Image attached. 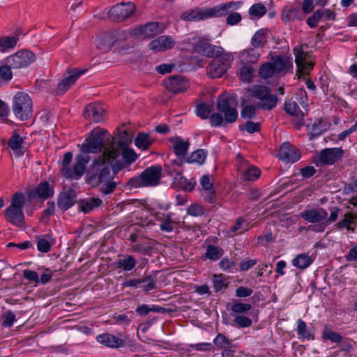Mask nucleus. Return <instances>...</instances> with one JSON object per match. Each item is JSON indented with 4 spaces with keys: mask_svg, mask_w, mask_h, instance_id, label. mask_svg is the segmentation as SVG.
<instances>
[{
    "mask_svg": "<svg viewBox=\"0 0 357 357\" xmlns=\"http://www.w3.org/2000/svg\"><path fill=\"white\" fill-rule=\"evenodd\" d=\"M120 155L117 148H105L103 153L94 159L87 170V181L92 185H98L112 180L115 172L113 161Z\"/></svg>",
    "mask_w": 357,
    "mask_h": 357,
    "instance_id": "f257e3e1",
    "label": "nucleus"
},
{
    "mask_svg": "<svg viewBox=\"0 0 357 357\" xmlns=\"http://www.w3.org/2000/svg\"><path fill=\"white\" fill-rule=\"evenodd\" d=\"M242 1H229L211 8H194L183 13L181 17L185 21H199L208 18L226 16L229 11L238 10Z\"/></svg>",
    "mask_w": 357,
    "mask_h": 357,
    "instance_id": "f03ea898",
    "label": "nucleus"
},
{
    "mask_svg": "<svg viewBox=\"0 0 357 357\" xmlns=\"http://www.w3.org/2000/svg\"><path fill=\"white\" fill-rule=\"evenodd\" d=\"M162 168L160 165H152L146 168L139 176L130 178L128 185L132 188L153 187L160 183Z\"/></svg>",
    "mask_w": 357,
    "mask_h": 357,
    "instance_id": "7ed1b4c3",
    "label": "nucleus"
},
{
    "mask_svg": "<svg viewBox=\"0 0 357 357\" xmlns=\"http://www.w3.org/2000/svg\"><path fill=\"white\" fill-rule=\"evenodd\" d=\"M25 204L23 193L15 192L11 199L10 205L4 211L6 220L16 227H23L25 223L23 206Z\"/></svg>",
    "mask_w": 357,
    "mask_h": 357,
    "instance_id": "20e7f679",
    "label": "nucleus"
},
{
    "mask_svg": "<svg viewBox=\"0 0 357 357\" xmlns=\"http://www.w3.org/2000/svg\"><path fill=\"white\" fill-rule=\"evenodd\" d=\"M113 138L104 129L93 130L82 144L81 151L85 154L99 153L104 148L107 142H112Z\"/></svg>",
    "mask_w": 357,
    "mask_h": 357,
    "instance_id": "39448f33",
    "label": "nucleus"
},
{
    "mask_svg": "<svg viewBox=\"0 0 357 357\" xmlns=\"http://www.w3.org/2000/svg\"><path fill=\"white\" fill-rule=\"evenodd\" d=\"M12 111L15 117L20 121H26L33 114V102L28 93L17 92L13 98Z\"/></svg>",
    "mask_w": 357,
    "mask_h": 357,
    "instance_id": "423d86ee",
    "label": "nucleus"
},
{
    "mask_svg": "<svg viewBox=\"0 0 357 357\" xmlns=\"http://www.w3.org/2000/svg\"><path fill=\"white\" fill-rule=\"evenodd\" d=\"M250 95L259 101L256 107L265 110H271L275 107L278 103L276 96L271 93L269 87L264 85H254L250 89Z\"/></svg>",
    "mask_w": 357,
    "mask_h": 357,
    "instance_id": "0eeeda50",
    "label": "nucleus"
},
{
    "mask_svg": "<svg viewBox=\"0 0 357 357\" xmlns=\"http://www.w3.org/2000/svg\"><path fill=\"white\" fill-rule=\"evenodd\" d=\"M208 66L206 67L207 75L212 78L222 77L230 67L233 61V56L229 53H225L224 51L220 55L214 56Z\"/></svg>",
    "mask_w": 357,
    "mask_h": 357,
    "instance_id": "6e6552de",
    "label": "nucleus"
},
{
    "mask_svg": "<svg viewBox=\"0 0 357 357\" xmlns=\"http://www.w3.org/2000/svg\"><path fill=\"white\" fill-rule=\"evenodd\" d=\"M193 51L206 57H214L223 52L221 47L210 43V40L202 36H195L190 42Z\"/></svg>",
    "mask_w": 357,
    "mask_h": 357,
    "instance_id": "1a4fd4ad",
    "label": "nucleus"
},
{
    "mask_svg": "<svg viewBox=\"0 0 357 357\" xmlns=\"http://www.w3.org/2000/svg\"><path fill=\"white\" fill-rule=\"evenodd\" d=\"M344 151L341 147L325 148L314 158L317 166H329L340 161L344 156Z\"/></svg>",
    "mask_w": 357,
    "mask_h": 357,
    "instance_id": "9d476101",
    "label": "nucleus"
},
{
    "mask_svg": "<svg viewBox=\"0 0 357 357\" xmlns=\"http://www.w3.org/2000/svg\"><path fill=\"white\" fill-rule=\"evenodd\" d=\"M135 6L132 2H122L112 6L108 12V18L112 22H122L132 15Z\"/></svg>",
    "mask_w": 357,
    "mask_h": 357,
    "instance_id": "9b49d317",
    "label": "nucleus"
},
{
    "mask_svg": "<svg viewBox=\"0 0 357 357\" xmlns=\"http://www.w3.org/2000/svg\"><path fill=\"white\" fill-rule=\"evenodd\" d=\"M36 55L31 51L23 50L6 58V63L14 69L27 67L36 60Z\"/></svg>",
    "mask_w": 357,
    "mask_h": 357,
    "instance_id": "f8f14e48",
    "label": "nucleus"
},
{
    "mask_svg": "<svg viewBox=\"0 0 357 357\" xmlns=\"http://www.w3.org/2000/svg\"><path fill=\"white\" fill-rule=\"evenodd\" d=\"M90 161V156L84 153L78 154L75 158V163L73 165V169H66L65 170L64 176L66 178L79 179L84 174L86 171V165Z\"/></svg>",
    "mask_w": 357,
    "mask_h": 357,
    "instance_id": "ddd939ff",
    "label": "nucleus"
},
{
    "mask_svg": "<svg viewBox=\"0 0 357 357\" xmlns=\"http://www.w3.org/2000/svg\"><path fill=\"white\" fill-rule=\"evenodd\" d=\"M128 33L124 31H115L109 36H105L97 41V47L103 52L109 51L116 46L119 40H126Z\"/></svg>",
    "mask_w": 357,
    "mask_h": 357,
    "instance_id": "4468645a",
    "label": "nucleus"
},
{
    "mask_svg": "<svg viewBox=\"0 0 357 357\" xmlns=\"http://www.w3.org/2000/svg\"><path fill=\"white\" fill-rule=\"evenodd\" d=\"M217 109L225 116V123H232L235 122L238 117L237 110L230 105L227 98L220 97L217 102Z\"/></svg>",
    "mask_w": 357,
    "mask_h": 357,
    "instance_id": "2eb2a0df",
    "label": "nucleus"
},
{
    "mask_svg": "<svg viewBox=\"0 0 357 357\" xmlns=\"http://www.w3.org/2000/svg\"><path fill=\"white\" fill-rule=\"evenodd\" d=\"M86 70H81L77 68L68 70L67 73L68 74V76L59 83L56 89V95H62L66 93L69 88L75 83L77 79L86 72Z\"/></svg>",
    "mask_w": 357,
    "mask_h": 357,
    "instance_id": "dca6fc26",
    "label": "nucleus"
},
{
    "mask_svg": "<svg viewBox=\"0 0 357 357\" xmlns=\"http://www.w3.org/2000/svg\"><path fill=\"white\" fill-rule=\"evenodd\" d=\"M278 158L287 162H295L301 158L298 150L289 142L283 143L280 147Z\"/></svg>",
    "mask_w": 357,
    "mask_h": 357,
    "instance_id": "f3484780",
    "label": "nucleus"
},
{
    "mask_svg": "<svg viewBox=\"0 0 357 357\" xmlns=\"http://www.w3.org/2000/svg\"><path fill=\"white\" fill-rule=\"evenodd\" d=\"M299 216L310 223L315 224L325 220L328 217V212L324 208L319 207L305 210Z\"/></svg>",
    "mask_w": 357,
    "mask_h": 357,
    "instance_id": "a211bd4d",
    "label": "nucleus"
},
{
    "mask_svg": "<svg viewBox=\"0 0 357 357\" xmlns=\"http://www.w3.org/2000/svg\"><path fill=\"white\" fill-rule=\"evenodd\" d=\"M175 43L172 36L163 35L151 40L149 44V47L154 52H160L172 48Z\"/></svg>",
    "mask_w": 357,
    "mask_h": 357,
    "instance_id": "6ab92c4d",
    "label": "nucleus"
},
{
    "mask_svg": "<svg viewBox=\"0 0 357 357\" xmlns=\"http://www.w3.org/2000/svg\"><path fill=\"white\" fill-rule=\"evenodd\" d=\"M188 86L189 83L188 80L179 75L171 76L165 81L166 89L174 93L185 91Z\"/></svg>",
    "mask_w": 357,
    "mask_h": 357,
    "instance_id": "aec40b11",
    "label": "nucleus"
},
{
    "mask_svg": "<svg viewBox=\"0 0 357 357\" xmlns=\"http://www.w3.org/2000/svg\"><path fill=\"white\" fill-rule=\"evenodd\" d=\"M104 113L105 111L100 105L89 104L85 107L83 116L91 121L100 122L104 119Z\"/></svg>",
    "mask_w": 357,
    "mask_h": 357,
    "instance_id": "412c9836",
    "label": "nucleus"
},
{
    "mask_svg": "<svg viewBox=\"0 0 357 357\" xmlns=\"http://www.w3.org/2000/svg\"><path fill=\"white\" fill-rule=\"evenodd\" d=\"M76 192L73 189L64 191L58 197V207L63 211H66L72 207L75 203Z\"/></svg>",
    "mask_w": 357,
    "mask_h": 357,
    "instance_id": "4be33fe9",
    "label": "nucleus"
},
{
    "mask_svg": "<svg viewBox=\"0 0 357 357\" xmlns=\"http://www.w3.org/2000/svg\"><path fill=\"white\" fill-rule=\"evenodd\" d=\"M276 75L286 74L287 70L292 67V63L289 59L283 55L273 56L271 60Z\"/></svg>",
    "mask_w": 357,
    "mask_h": 357,
    "instance_id": "5701e85b",
    "label": "nucleus"
},
{
    "mask_svg": "<svg viewBox=\"0 0 357 357\" xmlns=\"http://www.w3.org/2000/svg\"><path fill=\"white\" fill-rule=\"evenodd\" d=\"M139 33L144 37L153 38L162 31V24L159 22H150L140 26L137 29Z\"/></svg>",
    "mask_w": 357,
    "mask_h": 357,
    "instance_id": "b1692460",
    "label": "nucleus"
},
{
    "mask_svg": "<svg viewBox=\"0 0 357 357\" xmlns=\"http://www.w3.org/2000/svg\"><path fill=\"white\" fill-rule=\"evenodd\" d=\"M173 144L174 152L178 157L183 158L189 149L190 142L185 141L180 137H174L169 139Z\"/></svg>",
    "mask_w": 357,
    "mask_h": 357,
    "instance_id": "393cba45",
    "label": "nucleus"
},
{
    "mask_svg": "<svg viewBox=\"0 0 357 357\" xmlns=\"http://www.w3.org/2000/svg\"><path fill=\"white\" fill-rule=\"evenodd\" d=\"M260 54L255 48H248L240 53L239 59L241 64H250L253 66L257 63Z\"/></svg>",
    "mask_w": 357,
    "mask_h": 357,
    "instance_id": "a878e982",
    "label": "nucleus"
},
{
    "mask_svg": "<svg viewBox=\"0 0 357 357\" xmlns=\"http://www.w3.org/2000/svg\"><path fill=\"white\" fill-rule=\"evenodd\" d=\"M96 340L100 344L109 348H119V345L121 344V338L109 333L98 335L96 337Z\"/></svg>",
    "mask_w": 357,
    "mask_h": 357,
    "instance_id": "bb28decb",
    "label": "nucleus"
},
{
    "mask_svg": "<svg viewBox=\"0 0 357 357\" xmlns=\"http://www.w3.org/2000/svg\"><path fill=\"white\" fill-rule=\"evenodd\" d=\"M284 110L290 115L296 116L298 119L299 123H304V114L300 109L296 101L293 100L292 99L286 100L284 103Z\"/></svg>",
    "mask_w": 357,
    "mask_h": 357,
    "instance_id": "cd10ccee",
    "label": "nucleus"
},
{
    "mask_svg": "<svg viewBox=\"0 0 357 357\" xmlns=\"http://www.w3.org/2000/svg\"><path fill=\"white\" fill-rule=\"evenodd\" d=\"M36 195H38L40 198L46 199L53 195V190L50 189L47 182H42L37 186L35 191L33 190L29 192L28 197L33 198L35 197Z\"/></svg>",
    "mask_w": 357,
    "mask_h": 357,
    "instance_id": "c85d7f7f",
    "label": "nucleus"
},
{
    "mask_svg": "<svg viewBox=\"0 0 357 357\" xmlns=\"http://www.w3.org/2000/svg\"><path fill=\"white\" fill-rule=\"evenodd\" d=\"M176 176L174 178V184L178 188L191 192L194 190L196 182L192 179L188 181L183 176L182 172H176Z\"/></svg>",
    "mask_w": 357,
    "mask_h": 357,
    "instance_id": "c756f323",
    "label": "nucleus"
},
{
    "mask_svg": "<svg viewBox=\"0 0 357 357\" xmlns=\"http://www.w3.org/2000/svg\"><path fill=\"white\" fill-rule=\"evenodd\" d=\"M304 14L298 8H289L284 9L282 13L281 18L285 23L302 20Z\"/></svg>",
    "mask_w": 357,
    "mask_h": 357,
    "instance_id": "7c9ffc66",
    "label": "nucleus"
},
{
    "mask_svg": "<svg viewBox=\"0 0 357 357\" xmlns=\"http://www.w3.org/2000/svg\"><path fill=\"white\" fill-rule=\"evenodd\" d=\"M357 219V215L351 213L350 212H347L344 215V218L336 223L337 228L347 229L348 231H354L355 229L351 227L352 224H356L357 222L356 220Z\"/></svg>",
    "mask_w": 357,
    "mask_h": 357,
    "instance_id": "2f4dec72",
    "label": "nucleus"
},
{
    "mask_svg": "<svg viewBox=\"0 0 357 357\" xmlns=\"http://www.w3.org/2000/svg\"><path fill=\"white\" fill-rule=\"evenodd\" d=\"M102 201L100 198L91 197L88 199L82 200L79 202V206L82 211L87 213L95 208L101 205Z\"/></svg>",
    "mask_w": 357,
    "mask_h": 357,
    "instance_id": "473e14b6",
    "label": "nucleus"
},
{
    "mask_svg": "<svg viewBox=\"0 0 357 357\" xmlns=\"http://www.w3.org/2000/svg\"><path fill=\"white\" fill-rule=\"evenodd\" d=\"M154 142L148 133L139 132L135 139V146L142 150L147 149Z\"/></svg>",
    "mask_w": 357,
    "mask_h": 357,
    "instance_id": "72a5a7b5",
    "label": "nucleus"
},
{
    "mask_svg": "<svg viewBox=\"0 0 357 357\" xmlns=\"http://www.w3.org/2000/svg\"><path fill=\"white\" fill-rule=\"evenodd\" d=\"M312 262V257L305 253L298 255L292 260L293 266L302 270L307 268Z\"/></svg>",
    "mask_w": 357,
    "mask_h": 357,
    "instance_id": "f704fd0d",
    "label": "nucleus"
},
{
    "mask_svg": "<svg viewBox=\"0 0 357 357\" xmlns=\"http://www.w3.org/2000/svg\"><path fill=\"white\" fill-rule=\"evenodd\" d=\"M241 66L238 73L240 80L248 83L252 82L253 73L255 71V67L250 64H241Z\"/></svg>",
    "mask_w": 357,
    "mask_h": 357,
    "instance_id": "c9c22d12",
    "label": "nucleus"
},
{
    "mask_svg": "<svg viewBox=\"0 0 357 357\" xmlns=\"http://www.w3.org/2000/svg\"><path fill=\"white\" fill-rule=\"evenodd\" d=\"M207 155V152L203 149H198L191 153V155L185 158V162L188 163H197L202 165L204 163Z\"/></svg>",
    "mask_w": 357,
    "mask_h": 357,
    "instance_id": "e433bc0d",
    "label": "nucleus"
},
{
    "mask_svg": "<svg viewBox=\"0 0 357 357\" xmlns=\"http://www.w3.org/2000/svg\"><path fill=\"white\" fill-rule=\"evenodd\" d=\"M136 266V259L131 255L126 256L119 259L117 261L116 267L125 271L132 270Z\"/></svg>",
    "mask_w": 357,
    "mask_h": 357,
    "instance_id": "4c0bfd02",
    "label": "nucleus"
},
{
    "mask_svg": "<svg viewBox=\"0 0 357 357\" xmlns=\"http://www.w3.org/2000/svg\"><path fill=\"white\" fill-rule=\"evenodd\" d=\"M266 43V32L260 29L255 32L251 39V44L254 48L263 47Z\"/></svg>",
    "mask_w": 357,
    "mask_h": 357,
    "instance_id": "58836bf2",
    "label": "nucleus"
},
{
    "mask_svg": "<svg viewBox=\"0 0 357 357\" xmlns=\"http://www.w3.org/2000/svg\"><path fill=\"white\" fill-rule=\"evenodd\" d=\"M276 74L271 61L266 62L259 68V76L262 79H268Z\"/></svg>",
    "mask_w": 357,
    "mask_h": 357,
    "instance_id": "ea45409f",
    "label": "nucleus"
},
{
    "mask_svg": "<svg viewBox=\"0 0 357 357\" xmlns=\"http://www.w3.org/2000/svg\"><path fill=\"white\" fill-rule=\"evenodd\" d=\"M18 38L15 36H4L0 38V52H5L17 45Z\"/></svg>",
    "mask_w": 357,
    "mask_h": 357,
    "instance_id": "a19ab883",
    "label": "nucleus"
},
{
    "mask_svg": "<svg viewBox=\"0 0 357 357\" xmlns=\"http://www.w3.org/2000/svg\"><path fill=\"white\" fill-rule=\"evenodd\" d=\"M326 130V127L323 126V119H319L309 128L310 139H312L321 135Z\"/></svg>",
    "mask_w": 357,
    "mask_h": 357,
    "instance_id": "79ce46f5",
    "label": "nucleus"
},
{
    "mask_svg": "<svg viewBox=\"0 0 357 357\" xmlns=\"http://www.w3.org/2000/svg\"><path fill=\"white\" fill-rule=\"evenodd\" d=\"M112 147L117 148L120 150V155L121 154L122 155L123 159L124 160V161L126 162V163L127 165L132 164L137 158V155L136 154V153L135 152V151L133 149H126L121 151V149L120 148L115 146L114 145L113 142H112V146L110 147H109L108 149H110Z\"/></svg>",
    "mask_w": 357,
    "mask_h": 357,
    "instance_id": "37998d69",
    "label": "nucleus"
},
{
    "mask_svg": "<svg viewBox=\"0 0 357 357\" xmlns=\"http://www.w3.org/2000/svg\"><path fill=\"white\" fill-rule=\"evenodd\" d=\"M297 334L299 337L306 340H314V335L312 334L307 328L306 323L299 319L297 321Z\"/></svg>",
    "mask_w": 357,
    "mask_h": 357,
    "instance_id": "c03bdc74",
    "label": "nucleus"
},
{
    "mask_svg": "<svg viewBox=\"0 0 357 357\" xmlns=\"http://www.w3.org/2000/svg\"><path fill=\"white\" fill-rule=\"evenodd\" d=\"M223 252V250L221 248L210 244L206 248L205 255L207 259L215 261L222 257Z\"/></svg>",
    "mask_w": 357,
    "mask_h": 357,
    "instance_id": "a18cd8bd",
    "label": "nucleus"
},
{
    "mask_svg": "<svg viewBox=\"0 0 357 357\" xmlns=\"http://www.w3.org/2000/svg\"><path fill=\"white\" fill-rule=\"evenodd\" d=\"M213 343L218 349L232 347L231 340L222 333L218 334L213 340Z\"/></svg>",
    "mask_w": 357,
    "mask_h": 357,
    "instance_id": "49530a36",
    "label": "nucleus"
},
{
    "mask_svg": "<svg viewBox=\"0 0 357 357\" xmlns=\"http://www.w3.org/2000/svg\"><path fill=\"white\" fill-rule=\"evenodd\" d=\"M321 337L324 340H329L332 342L335 343L341 342L343 339L342 336L340 334L335 331H333L326 326H325L324 329L322 332Z\"/></svg>",
    "mask_w": 357,
    "mask_h": 357,
    "instance_id": "de8ad7c7",
    "label": "nucleus"
},
{
    "mask_svg": "<svg viewBox=\"0 0 357 357\" xmlns=\"http://www.w3.org/2000/svg\"><path fill=\"white\" fill-rule=\"evenodd\" d=\"M266 12V6L261 3H255L249 9V15L251 17H261Z\"/></svg>",
    "mask_w": 357,
    "mask_h": 357,
    "instance_id": "09e8293b",
    "label": "nucleus"
},
{
    "mask_svg": "<svg viewBox=\"0 0 357 357\" xmlns=\"http://www.w3.org/2000/svg\"><path fill=\"white\" fill-rule=\"evenodd\" d=\"M211 112V107L205 102H202L197 105L196 114L202 119H208Z\"/></svg>",
    "mask_w": 357,
    "mask_h": 357,
    "instance_id": "8fccbe9b",
    "label": "nucleus"
},
{
    "mask_svg": "<svg viewBox=\"0 0 357 357\" xmlns=\"http://www.w3.org/2000/svg\"><path fill=\"white\" fill-rule=\"evenodd\" d=\"M142 288L146 294H148L150 291L157 288L156 280L151 275H146L142 278Z\"/></svg>",
    "mask_w": 357,
    "mask_h": 357,
    "instance_id": "3c124183",
    "label": "nucleus"
},
{
    "mask_svg": "<svg viewBox=\"0 0 357 357\" xmlns=\"http://www.w3.org/2000/svg\"><path fill=\"white\" fill-rule=\"evenodd\" d=\"M22 143V137L15 130L12 137L8 140V145L11 149L15 151L21 147Z\"/></svg>",
    "mask_w": 357,
    "mask_h": 357,
    "instance_id": "603ef678",
    "label": "nucleus"
},
{
    "mask_svg": "<svg viewBox=\"0 0 357 357\" xmlns=\"http://www.w3.org/2000/svg\"><path fill=\"white\" fill-rule=\"evenodd\" d=\"M261 175V171L256 167L252 166L243 172L244 179L246 181H255Z\"/></svg>",
    "mask_w": 357,
    "mask_h": 357,
    "instance_id": "864d4df0",
    "label": "nucleus"
},
{
    "mask_svg": "<svg viewBox=\"0 0 357 357\" xmlns=\"http://www.w3.org/2000/svg\"><path fill=\"white\" fill-rule=\"evenodd\" d=\"M152 249V245L149 243H135L131 246L132 251L142 255H149Z\"/></svg>",
    "mask_w": 357,
    "mask_h": 357,
    "instance_id": "5fc2aeb1",
    "label": "nucleus"
},
{
    "mask_svg": "<svg viewBox=\"0 0 357 357\" xmlns=\"http://www.w3.org/2000/svg\"><path fill=\"white\" fill-rule=\"evenodd\" d=\"M260 127V123L248 121L243 126H239V129L241 130H246L248 133H254L259 132Z\"/></svg>",
    "mask_w": 357,
    "mask_h": 357,
    "instance_id": "6e6d98bb",
    "label": "nucleus"
},
{
    "mask_svg": "<svg viewBox=\"0 0 357 357\" xmlns=\"http://www.w3.org/2000/svg\"><path fill=\"white\" fill-rule=\"evenodd\" d=\"M324 16V12L321 10H317L312 15H310L307 20V24L310 28H315L317 26V23Z\"/></svg>",
    "mask_w": 357,
    "mask_h": 357,
    "instance_id": "4d7b16f0",
    "label": "nucleus"
},
{
    "mask_svg": "<svg viewBox=\"0 0 357 357\" xmlns=\"http://www.w3.org/2000/svg\"><path fill=\"white\" fill-rule=\"evenodd\" d=\"M53 243L54 242H50L47 238L38 237L37 242V248L40 252L47 253L50 250Z\"/></svg>",
    "mask_w": 357,
    "mask_h": 357,
    "instance_id": "13d9d810",
    "label": "nucleus"
},
{
    "mask_svg": "<svg viewBox=\"0 0 357 357\" xmlns=\"http://www.w3.org/2000/svg\"><path fill=\"white\" fill-rule=\"evenodd\" d=\"M11 68H13L8 63L0 66V78L5 82L10 81L13 77Z\"/></svg>",
    "mask_w": 357,
    "mask_h": 357,
    "instance_id": "bf43d9fd",
    "label": "nucleus"
},
{
    "mask_svg": "<svg viewBox=\"0 0 357 357\" xmlns=\"http://www.w3.org/2000/svg\"><path fill=\"white\" fill-rule=\"evenodd\" d=\"M176 222H174L170 215H167L165 220L160 223V228L163 231L171 232L175 227Z\"/></svg>",
    "mask_w": 357,
    "mask_h": 357,
    "instance_id": "052dcab7",
    "label": "nucleus"
},
{
    "mask_svg": "<svg viewBox=\"0 0 357 357\" xmlns=\"http://www.w3.org/2000/svg\"><path fill=\"white\" fill-rule=\"evenodd\" d=\"M256 107L252 105H248L243 107L241 116L245 119H251L256 116Z\"/></svg>",
    "mask_w": 357,
    "mask_h": 357,
    "instance_id": "680f3d73",
    "label": "nucleus"
},
{
    "mask_svg": "<svg viewBox=\"0 0 357 357\" xmlns=\"http://www.w3.org/2000/svg\"><path fill=\"white\" fill-rule=\"evenodd\" d=\"M213 287L216 292L221 291L223 288L227 287L222 275H213Z\"/></svg>",
    "mask_w": 357,
    "mask_h": 357,
    "instance_id": "e2e57ef3",
    "label": "nucleus"
},
{
    "mask_svg": "<svg viewBox=\"0 0 357 357\" xmlns=\"http://www.w3.org/2000/svg\"><path fill=\"white\" fill-rule=\"evenodd\" d=\"M234 322L239 328H246L251 326L252 321V320L243 315H238L234 319Z\"/></svg>",
    "mask_w": 357,
    "mask_h": 357,
    "instance_id": "0e129e2a",
    "label": "nucleus"
},
{
    "mask_svg": "<svg viewBox=\"0 0 357 357\" xmlns=\"http://www.w3.org/2000/svg\"><path fill=\"white\" fill-rule=\"evenodd\" d=\"M251 308L250 304L236 302L232 305L231 309L235 313L241 314L249 311Z\"/></svg>",
    "mask_w": 357,
    "mask_h": 357,
    "instance_id": "69168bd1",
    "label": "nucleus"
},
{
    "mask_svg": "<svg viewBox=\"0 0 357 357\" xmlns=\"http://www.w3.org/2000/svg\"><path fill=\"white\" fill-rule=\"evenodd\" d=\"M234 10L229 11L227 14L228 15L227 17L226 22H227V24L231 25V26L237 24L242 20L241 14L238 13H236V12H234Z\"/></svg>",
    "mask_w": 357,
    "mask_h": 357,
    "instance_id": "338daca9",
    "label": "nucleus"
},
{
    "mask_svg": "<svg viewBox=\"0 0 357 357\" xmlns=\"http://www.w3.org/2000/svg\"><path fill=\"white\" fill-rule=\"evenodd\" d=\"M102 183L103 184L100 188V191L104 195H109L114 192L117 185L116 183L112 181V180L104 182Z\"/></svg>",
    "mask_w": 357,
    "mask_h": 357,
    "instance_id": "774afa93",
    "label": "nucleus"
}]
</instances>
